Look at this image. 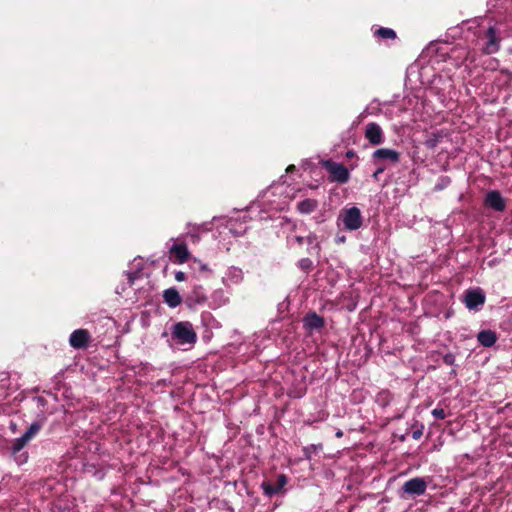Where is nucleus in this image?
Wrapping results in <instances>:
<instances>
[{
    "label": "nucleus",
    "instance_id": "nucleus-1",
    "mask_svg": "<svg viewBox=\"0 0 512 512\" xmlns=\"http://www.w3.org/2000/svg\"><path fill=\"white\" fill-rule=\"evenodd\" d=\"M432 65L444 63L439 71L444 72L445 76L439 74L432 80L431 90L438 97V100L447 106L453 98L454 84L453 78L457 76L463 81L470 76L475 62L474 53L464 46H451L446 42L431 43L424 51Z\"/></svg>",
    "mask_w": 512,
    "mask_h": 512
},
{
    "label": "nucleus",
    "instance_id": "nucleus-2",
    "mask_svg": "<svg viewBox=\"0 0 512 512\" xmlns=\"http://www.w3.org/2000/svg\"><path fill=\"white\" fill-rule=\"evenodd\" d=\"M297 189L285 183H274L250 206V211L260 209L263 213L280 212L288 208L295 198Z\"/></svg>",
    "mask_w": 512,
    "mask_h": 512
},
{
    "label": "nucleus",
    "instance_id": "nucleus-3",
    "mask_svg": "<svg viewBox=\"0 0 512 512\" xmlns=\"http://www.w3.org/2000/svg\"><path fill=\"white\" fill-rule=\"evenodd\" d=\"M250 209L248 211L242 212L235 217H221L217 219L220 223L218 224L219 228H223L224 234H230L234 237L243 236L248 230V222L251 217L248 213H251ZM216 220V218H214Z\"/></svg>",
    "mask_w": 512,
    "mask_h": 512
},
{
    "label": "nucleus",
    "instance_id": "nucleus-4",
    "mask_svg": "<svg viewBox=\"0 0 512 512\" xmlns=\"http://www.w3.org/2000/svg\"><path fill=\"white\" fill-rule=\"evenodd\" d=\"M337 227L345 231H356L363 225V216L361 210L356 207H345L340 210L337 220Z\"/></svg>",
    "mask_w": 512,
    "mask_h": 512
},
{
    "label": "nucleus",
    "instance_id": "nucleus-5",
    "mask_svg": "<svg viewBox=\"0 0 512 512\" xmlns=\"http://www.w3.org/2000/svg\"><path fill=\"white\" fill-rule=\"evenodd\" d=\"M171 338L180 346L192 347L197 341V334L189 321H180L172 326Z\"/></svg>",
    "mask_w": 512,
    "mask_h": 512
},
{
    "label": "nucleus",
    "instance_id": "nucleus-6",
    "mask_svg": "<svg viewBox=\"0 0 512 512\" xmlns=\"http://www.w3.org/2000/svg\"><path fill=\"white\" fill-rule=\"evenodd\" d=\"M322 166L329 173V179L331 182H337L340 184L347 183L350 178V174L348 169L338 162L333 160H324L322 162Z\"/></svg>",
    "mask_w": 512,
    "mask_h": 512
},
{
    "label": "nucleus",
    "instance_id": "nucleus-7",
    "mask_svg": "<svg viewBox=\"0 0 512 512\" xmlns=\"http://www.w3.org/2000/svg\"><path fill=\"white\" fill-rule=\"evenodd\" d=\"M464 303L469 310H479L485 303V294L480 288L465 291Z\"/></svg>",
    "mask_w": 512,
    "mask_h": 512
},
{
    "label": "nucleus",
    "instance_id": "nucleus-8",
    "mask_svg": "<svg viewBox=\"0 0 512 512\" xmlns=\"http://www.w3.org/2000/svg\"><path fill=\"white\" fill-rule=\"evenodd\" d=\"M426 489L427 482L422 477L412 478L406 481L402 486L403 492L410 496H421L426 492Z\"/></svg>",
    "mask_w": 512,
    "mask_h": 512
},
{
    "label": "nucleus",
    "instance_id": "nucleus-9",
    "mask_svg": "<svg viewBox=\"0 0 512 512\" xmlns=\"http://www.w3.org/2000/svg\"><path fill=\"white\" fill-rule=\"evenodd\" d=\"M91 334L86 329H76L69 336V344L74 349H85L89 346Z\"/></svg>",
    "mask_w": 512,
    "mask_h": 512
},
{
    "label": "nucleus",
    "instance_id": "nucleus-10",
    "mask_svg": "<svg viewBox=\"0 0 512 512\" xmlns=\"http://www.w3.org/2000/svg\"><path fill=\"white\" fill-rule=\"evenodd\" d=\"M364 136L372 145H380L385 139L382 128L375 122H371L366 125Z\"/></svg>",
    "mask_w": 512,
    "mask_h": 512
},
{
    "label": "nucleus",
    "instance_id": "nucleus-11",
    "mask_svg": "<svg viewBox=\"0 0 512 512\" xmlns=\"http://www.w3.org/2000/svg\"><path fill=\"white\" fill-rule=\"evenodd\" d=\"M302 322L303 328L307 333L321 330L325 325L324 318L319 316L316 312H308L303 317Z\"/></svg>",
    "mask_w": 512,
    "mask_h": 512
},
{
    "label": "nucleus",
    "instance_id": "nucleus-12",
    "mask_svg": "<svg viewBox=\"0 0 512 512\" xmlns=\"http://www.w3.org/2000/svg\"><path fill=\"white\" fill-rule=\"evenodd\" d=\"M484 204L496 212H502L506 208L505 200L497 190L487 192L484 198Z\"/></svg>",
    "mask_w": 512,
    "mask_h": 512
},
{
    "label": "nucleus",
    "instance_id": "nucleus-13",
    "mask_svg": "<svg viewBox=\"0 0 512 512\" xmlns=\"http://www.w3.org/2000/svg\"><path fill=\"white\" fill-rule=\"evenodd\" d=\"M244 279L243 270L237 266H230L227 268L224 276L222 277V283L226 287L232 285H239Z\"/></svg>",
    "mask_w": 512,
    "mask_h": 512
},
{
    "label": "nucleus",
    "instance_id": "nucleus-14",
    "mask_svg": "<svg viewBox=\"0 0 512 512\" xmlns=\"http://www.w3.org/2000/svg\"><path fill=\"white\" fill-rule=\"evenodd\" d=\"M287 484V477L284 474H280L278 476V480L276 484H273L270 481H263L261 483V489L265 496L272 497L278 494L284 486Z\"/></svg>",
    "mask_w": 512,
    "mask_h": 512
},
{
    "label": "nucleus",
    "instance_id": "nucleus-15",
    "mask_svg": "<svg viewBox=\"0 0 512 512\" xmlns=\"http://www.w3.org/2000/svg\"><path fill=\"white\" fill-rule=\"evenodd\" d=\"M207 300V293L203 286L194 285L186 296V302L189 306L204 304Z\"/></svg>",
    "mask_w": 512,
    "mask_h": 512
},
{
    "label": "nucleus",
    "instance_id": "nucleus-16",
    "mask_svg": "<svg viewBox=\"0 0 512 512\" xmlns=\"http://www.w3.org/2000/svg\"><path fill=\"white\" fill-rule=\"evenodd\" d=\"M372 158L375 162L390 161L392 163H397L400 159V154L394 149L380 148L373 152Z\"/></svg>",
    "mask_w": 512,
    "mask_h": 512
},
{
    "label": "nucleus",
    "instance_id": "nucleus-17",
    "mask_svg": "<svg viewBox=\"0 0 512 512\" xmlns=\"http://www.w3.org/2000/svg\"><path fill=\"white\" fill-rule=\"evenodd\" d=\"M486 43L483 50L486 54H493L499 50V40L496 36V30L493 26H489L486 30Z\"/></svg>",
    "mask_w": 512,
    "mask_h": 512
},
{
    "label": "nucleus",
    "instance_id": "nucleus-18",
    "mask_svg": "<svg viewBox=\"0 0 512 512\" xmlns=\"http://www.w3.org/2000/svg\"><path fill=\"white\" fill-rule=\"evenodd\" d=\"M476 337L480 345L486 348L492 347L498 339L496 332L491 329L481 330Z\"/></svg>",
    "mask_w": 512,
    "mask_h": 512
},
{
    "label": "nucleus",
    "instance_id": "nucleus-19",
    "mask_svg": "<svg viewBox=\"0 0 512 512\" xmlns=\"http://www.w3.org/2000/svg\"><path fill=\"white\" fill-rule=\"evenodd\" d=\"M169 252L176 256V258L178 259L179 263L186 262L188 260V258H189V255H190V253L188 251V247L184 243L173 244L169 248Z\"/></svg>",
    "mask_w": 512,
    "mask_h": 512
},
{
    "label": "nucleus",
    "instance_id": "nucleus-20",
    "mask_svg": "<svg viewBox=\"0 0 512 512\" xmlns=\"http://www.w3.org/2000/svg\"><path fill=\"white\" fill-rule=\"evenodd\" d=\"M163 297L165 303L171 308H176L181 304V296L175 288L166 289Z\"/></svg>",
    "mask_w": 512,
    "mask_h": 512
},
{
    "label": "nucleus",
    "instance_id": "nucleus-21",
    "mask_svg": "<svg viewBox=\"0 0 512 512\" xmlns=\"http://www.w3.org/2000/svg\"><path fill=\"white\" fill-rule=\"evenodd\" d=\"M319 203L315 199L306 198L298 202L297 210L301 214H310L316 210Z\"/></svg>",
    "mask_w": 512,
    "mask_h": 512
},
{
    "label": "nucleus",
    "instance_id": "nucleus-22",
    "mask_svg": "<svg viewBox=\"0 0 512 512\" xmlns=\"http://www.w3.org/2000/svg\"><path fill=\"white\" fill-rule=\"evenodd\" d=\"M306 242L308 244V247H307L308 254L318 256L320 254L321 247H320V243L318 241L317 235L314 233H310L306 237Z\"/></svg>",
    "mask_w": 512,
    "mask_h": 512
},
{
    "label": "nucleus",
    "instance_id": "nucleus-23",
    "mask_svg": "<svg viewBox=\"0 0 512 512\" xmlns=\"http://www.w3.org/2000/svg\"><path fill=\"white\" fill-rule=\"evenodd\" d=\"M374 36L381 39H395L396 32L391 28L379 27L374 31Z\"/></svg>",
    "mask_w": 512,
    "mask_h": 512
},
{
    "label": "nucleus",
    "instance_id": "nucleus-24",
    "mask_svg": "<svg viewBox=\"0 0 512 512\" xmlns=\"http://www.w3.org/2000/svg\"><path fill=\"white\" fill-rule=\"evenodd\" d=\"M42 425L40 422H33L30 424V426L28 427V429L26 430V432L23 434V437L28 440V442L34 438L38 432L40 431Z\"/></svg>",
    "mask_w": 512,
    "mask_h": 512
},
{
    "label": "nucleus",
    "instance_id": "nucleus-25",
    "mask_svg": "<svg viewBox=\"0 0 512 512\" xmlns=\"http://www.w3.org/2000/svg\"><path fill=\"white\" fill-rule=\"evenodd\" d=\"M392 401V394L388 390H383L377 394L376 402L382 406H388Z\"/></svg>",
    "mask_w": 512,
    "mask_h": 512
},
{
    "label": "nucleus",
    "instance_id": "nucleus-26",
    "mask_svg": "<svg viewBox=\"0 0 512 512\" xmlns=\"http://www.w3.org/2000/svg\"><path fill=\"white\" fill-rule=\"evenodd\" d=\"M28 443V440H26L23 435L16 438L11 446V453L12 455H16L17 453L21 452L24 446Z\"/></svg>",
    "mask_w": 512,
    "mask_h": 512
},
{
    "label": "nucleus",
    "instance_id": "nucleus-27",
    "mask_svg": "<svg viewBox=\"0 0 512 512\" xmlns=\"http://www.w3.org/2000/svg\"><path fill=\"white\" fill-rule=\"evenodd\" d=\"M441 134L439 133H432L427 137V139L424 142V145L429 149H434L439 142L441 141Z\"/></svg>",
    "mask_w": 512,
    "mask_h": 512
},
{
    "label": "nucleus",
    "instance_id": "nucleus-28",
    "mask_svg": "<svg viewBox=\"0 0 512 512\" xmlns=\"http://www.w3.org/2000/svg\"><path fill=\"white\" fill-rule=\"evenodd\" d=\"M451 183V179L448 176H440L437 180V183L435 184V190L441 191L445 188H447Z\"/></svg>",
    "mask_w": 512,
    "mask_h": 512
},
{
    "label": "nucleus",
    "instance_id": "nucleus-29",
    "mask_svg": "<svg viewBox=\"0 0 512 512\" xmlns=\"http://www.w3.org/2000/svg\"><path fill=\"white\" fill-rule=\"evenodd\" d=\"M298 267L304 272H309L313 267V262L309 258H302L298 261Z\"/></svg>",
    "mask_w": 512,
    "mask_h": 512
},
{
    "label": "nucleus",
    "instance_id": "nucleus-30",
    "mask_svg": "<svg viewBox=\"0 0 512 512\" xmlns=\"http://www.w3.org/2000/svg\"><path fill=\"white\" fill-rule=\"evenodd\" d=\"M322 448V445L319 444V445H315V444H312L310 446H307L303 449V452H304V455L307 459H310L311 458V454L316 452L317 449H321Z\"/></svg>",
    "mask_w": 512,
    "mask_h": 512
},
{
    "label": "nucleus",
    "instance_id": "nucleus-31",
    "mask_svg": "<svg viewBox=\"0 0 512 512\" xmlns=\"http://www.w3.org/2000/svg\"><path fill=\"white\" fill-rule=\"evenodd\" d=\"M14 457V460L15 462L18 464V465H23L27 462L28 460V453L27 452H19L17 453L16 455H12Z\"/></svg>",
    "mask_w": 512,
    "mask_h": 512
},
{
    "label": "nucleus",
    "instance_id": "nucleus-32",
    "mask_svg": "<svg viewBox=\"0 0 512 512\" xmlns=\"http://www.w3.org/2000/svg\"><path fill=\"white\" fill-rule=\"evenodd\" d=\"M456 357L453 353L449 352L443 356V362L449 366H455Z\"/></svg>",
    "mask_w": 512,
    "mask_h": 512
},
{
    "label": "nucleus",
    "instance_id": "nucleus-33",
    "mask_svg": "<svg viewBox=\"0 0 512 512\" xmlns=\"http://www.w3.org/2000/svg\"><path fill=\"white\" fill-rule=\"evenodd\" d=\"M431 413L436 419L443 420L446 418V412L442 408H435Z\"/></svg>",
    "mask_w": 512,
    "mask_h": 512
},
{
    "label": "nucleus",
    "instance_id": "nucleus-34",
    "mask_svg": "<svg viewBox=\"0 0 512 512\" xmlns=\"http://www.w3.org/2000/svg\"><path fill=\"white\" fill-rule=\"evenodd\" d=\"M334 241L336 244H343L346 242V236L344 234L338 233L336 234Z\"/></svg>",
    "mask_w": 512,
    "mask_h": 512
},
{
    "label": "nucleus",
    "instance_id": "nucleus-35",
    "mask_svg": "<svg viewBox=\"0 0 512 512\" xmlns=\"http://www.w3.org/2000/svg\"><path fill=\"white\" fill-rule=\"evenodd\" d=\"M127 277H128L129 283L133 284L135 279H137L139 277L138 272H127Z\"/></svg>",
    "mask_w": 512,
    "mask_h": 512
},
{
    "label": "nucleus",
    "instance_id": "nucleus-36",
    "mask_svg": "<svg viewBox=\"0 0 512 512\" xmlns=\"http://www.w3.org/2000/svg\"><path fill=\"white\" fill-rule=\"evenodd\" d=\"M186 279V274L182 271H177L175 273V280L176 281H184Z\"/></svg>",
    "mask_w": 512,
    "mask_h": 512
},
{
    "label": "nucleus",
    "instance_id": "nucleus-37",
    "mask_svg": "<svg viewBox=\"0 0 512 512\" xmlns=\"http://www.w3.org/2000/svg\"><path fill=\"white\" fill-rule=\"evenodd\" d=\"M422 434H423L422 428H421V429L414 430V431L412 432V438H413L414 440H418V439H420V438H421Z\"/></svg>",
    "mask_w": 512,
    "mask_h": 512
},
{
    "label": "nucleus",
    "instance_id": "nucleus-38",
    "mask_svg": "<svg viewBox=\"0 0 512 512\" xmlns=\"http://www.w3.org/2000/svg\"><path fill=\"white\" fill-rule=\"evenodd\" d=\"M294 241L299 244V245H302L304 243V241H306V238L304 237H301V236H295L294 237Z\"/></svg>",
    "mask_w": 512,
    "mask_h": 512
},
{
    "label": "nucleus",
    "instance_id": "nucleus-39",
    "mask_svg": "<svg viewBox=\"0 0 512 512\" xmlns=\"http://www.w3.org/2000/svg\"><path fill=\"white\" fill-rule=\"evenodd\" d=\"M384 171V167H379L374 173H373V177L375 179L378 178V175L381 174L382 172Z\"/></svg>",
    "mask_w": 512,
    "mask_h": 512
},
{
    "label": "nucleus",
    "instance_id": "nucleus-40",
    "mask_svg": "<svg viewBox=\"0 0 512 512\" xmlns=\"http://www.w3.org/2000/svg\"><path fill=\"white\" fill-rule=\"evenodd\" d=\"M200 270L204 272H210L208 265L205 263H200Z\"/></svg>",
    "mask_w": 512,
    "mask_h": 512
},
{
    "label": "nucleus",
    "instance_id": "nucleus-41",
    "mask_svg": "<svg viewBox=\"0 0 512 512\" xmlns=\"http://www.w3.org/2000/svg\"><path fill=\"white\" fill-rule=\"evenodd\" d=\"M187 234H188L190 237H192L193 239L198 240V235H197V233H196V232H193V231H191V230H190V231H188V233H187Z\"/></svg>",
    "mask_w": 512,
    "mask_h": 512
},
{
    "label": "nucleus",
    "instance_id": "nucleus-42",
    "mask_svg": "<svg viewBox=\"0 0 512 512\" xmlns=\"http://www.w3.org/2000/svg\"><path fill=\"white\" fill-rule=\"evenodd\" d=\"M335 436L337 438H342L343 437V431L341 429H337V431L335 433Z\"/></svg>",
    "mask_w": 512,
    "mask_h": 512
},
{
    "label": "nucleus",
    "instance_id": "nucleus-43",
    "mask_svg": "<svg viewBox=\"0 0 512 512\" xmlns=\"http://www.w3.org/2000/svg\"><path fill=\"white\" fill-rule=\"evenodd\" d=\"M346 156L347 157H353L354 156V152L349 150V151H347Z\"/></svg>",
    "mask_w": 512,
    "mask_h": 512
},
{
    "label": "nucleus",
    "instance_id": "nucleus-44",
    "mask_svg": "<svg viewBox=\"0 0 512 512\" xmlns=\"http://www.w3.org/2000/svg\"><path fill=\"white\" fill-rule=\"evenodd\" d=\"M295 169V166L294 165H291L287 168V171H291V170H294Z\"/></svg>",
    "mask_w": 512,
    "mask_h": 512
},
{
    "label": "nucleus",
    "instance_id": "nucleus-45",
    "mask_svg": "<svg viewBox=\"0 0 512 512\" xmlns=\"http://www.w3.org/2000/svg\"><path fill=\"white\" fill-rule=\"evenodd\" d=\"M37 401H38L39 403H43V402H44V399H43L42 397H37Z\"/></svg>",
    "mask_w": 512,
    "mask_h": 512
},
{
    "label": "nucleus",
    "instance_id": "nucleus-46",
    "mask_svg": "<svg viewBox=\"0 0 512 512\" xmlns=\"http://www.w3.org/2000/svg\"><path fill=\"white\" fill-rule=\"evenodd\" d=\"M451 375H456L457 374V371L456 369H452L451 372H450Z\"/></svg>",
    "mask_w": 512,
    "mask_h": 512
},
{
    "label": "nucleus",
    "instance_id": "nucleus-47",
    "mask_svg": "<svg viewBox=\"0 0 512 512\" xmlns=\"http://www.w3.org/2000/svg\"><path fill=\"white\" fill-rule=\"evenodd\" d=\"M268 217H269V216H263V215H261V216H260V218H261V219H266V218H268Z\"/></svg>",
    "mask_w": 512,
    "mask_h": 512
}]
</instances>
